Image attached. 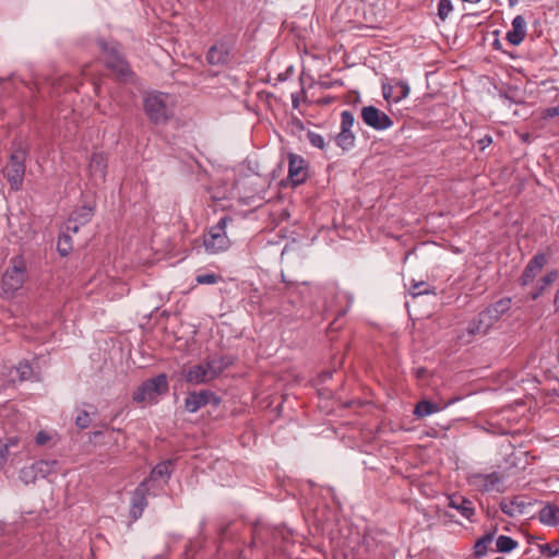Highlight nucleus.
I'll list each match as a JSON object with an SVG mask.
<instances>
[{
  "label": "nucleus",
  "mask_w": 559,
  "mask_h": 559,
  "mask_svg": "<svg viewBox=\"0 0 559 559\" xmlns=\"http://www.w3.org/2000/svg\"><path fill=\"white\" fill-rule=\"evenodd\" d=\"M91 423H92V419H91L90 413L87 411H81L75 418V425L80 429L87 428L91 425Z\"/></svg>",
  "instance_id": "c9c22d12"
},
{
  "label": "nucleus",
  "mask_w": 559,
  "mask_h": 559,
  "mask_svg": "<svg viewBox=\"0 0 559 559\" xmlns=\"http://www.w3.org/2000/svg\"><path fill=\"white\" fill-rule=\"evenodd\" d=\"M555 311H559V288L556 290L554 298Z\"/></svg>",
  "instance_id": "de8ad7c7"
},
{
  "label": "nucleus",
  "mask_w": 559,
  "mask_h": 559,
  "mask_svg": "<svg viewBox=\"0 0 559 559\" xmlns=\"http://www.w3.org/2000/svg\"><path fill=\"white\" fill-rule=\"evenodd\" d=\"M496 546L499 552H510L518 547V542L509 536L500 535L497 538Z\"/></svg>",
  "instance_id": "7c9ffc66"
},
{
  "label": "nucleus",
  "mask_w": 559,
  "mask_h": 559,
  "mask_svg": "<svg viewBox=\"0 0 559 559\" xmlns=\"http://www.w3.org/2000/svg\"><path fill=\"white\" fill-rule=\"evenodd\" d=\"M9 454L8 444H0V471L7 463Z\"/></svg>",
  "instance_id": "ea45409f"
},
{
  "label": "nucleus",
  "mask_w": 559,
  "mask_h": 559,
  "mask_svg": "<svg viewBox=\"0 0 559 559\" xmlns=\"http://www.w3.org/2000/svg\"><path fill=\"white\" fill-rule=\"evenodd\" d=\"M198 284H215L218 281V276L214 273L211 274H200L195 278Z\"/></svg>",
  "instance_id": "4c0bfd02"
},
{
  "label": "nucleus",
  "mask_w": 559,
  "mask_h": 559,
  "mask_svg": "<svg viewBox=\"0 0 559 559\" xmlns=\"http://www.w3.org/2000/svg\"><path fill=\"white\" fill-rule=\"evenodd\" d=\"M228 526H229V524H226L225 526H223V527L221 528V535H223V536H224V535L226 534Z\"/></svg>",
  "instance_id": "09e8293b"
},
{
  "label": "nucleus",
  "mask_w": 559,
  "mask_h": 559,
  "mask_svg": "<svg viewBox=\"0 0 559 559\" xmlns=\"http://www.w3.org/2000/svg\"><path fill=\"white\" fill-rule=\"evenodd\" d=\"M50 439L51 437L46 431L40 430L37 432L35 441L38 445H45Z\"/></svg>",
  "instance_id": "a19ab883"
},
{
  "label": "nucleus",
  "mask_w": 559,
  "mask_h": 559,
  "mask_svg": "<svg viewBox=\"0 0 559 559\" xmlns=\"http://www.w3.org/2000/svg\"><path fill=\"white\" fill-rule=\"evenodd\" d=\"M73 249L72 237L70 234L61 231L57 241V251L61 257H67Z\"/></svg>",
  "instance_id": "bb28decb"
},
{
  "label": "nucleus",
  "mask_w": 559,
  "mask_h": 559,
  "mask_svg": "<svg viewBox=\"0 0 559 559\" xmlns=\"http://www.w3.org/2000/svg\"><path fill=\"white\" fill-rule=\"evenodd\" d=\"M409 294L413 297H418V296L428 295V294L436 295L437 293H436V288L433 286L429 285L425 281H419V282L412 281V284L409 287Z\"/></svg>",
  "instance_id": "393cba45"
},
{
  "label": "nucleus",
  "mask_w": 559,
  "mask_h": 559,
  "mask_svg": "<svg viewBox=\"0 0 559 559\" xmlns=\"http://www.w3.org/2000/svg\"><path fill=\"white\" fill-rule=\"evenodd\" d=\"M559 116V106L557 107H549L544 110V117L545 118H555Z\"/></svg>",
  "instance_id": "79ce46f5"
},
{
  "label": "nucleus",
  "mask_w": 559,
  "mask_h": 559,
  "mask_svg": "<svg viewBox=\"0 0 559 559\" xmlns=\"http://www.w3.org/2000/svg\"><path fill=\"white\" fill-rule=\"evenodd\" d=\"M48 465V462H45V461H40L39 463H37V465Z\"/></svg>",
  "instance_id": "864d4df0"
},
{
  "label": "nucleus",
  "mask_w": 559,
  "mask_h": 559,
  "mask_svg": "<svg viewBox=\"0 0 559 559\" xmlns=\"http://www.w3.org/2000/svg\"><path fill=\"white\" fill-rule=\"evenodd\" d=\"M169 390L168 379L165 373L143 381L132 393V401L136 404L156 403L157 399Z\"/></svg>",
  "instance_id": "39448f33"
},
{
  "label": "nucleus",
  "mask_w": 559,
  "mask_h": 559,
  "mask_svg": "<svg viewBox=\"0 0 559 559\" xmlns=\"http://www.w3.org/2000/svg\"><path fill=\"white\" fill-rule=\"evenodd\" d=\"M361 119L374 130H385L393 124V120L385 112L372 105L362 107Z\"/></svg>",
  "instance_id": "6e6552de"
},
{
  "label": "nucleus",
  "mask_w": 559,
  "mask_h": 559,
  "mask_svg": "<svg viewBox=\"0 0 559 559\" xmlns=\"http://www.w3.org/2000/svg\"><path fill=\"white\" fill-rule=\"evenodd\" d=\"M147 491V480H143L132 492L130 515L133 520H138L139 518H141L144 509L146 508Z\"/></svg>",
  "instance_id": "9b49d317"
},
{
  "label": "nucleus",
  "mask_w": 559,
  "mask_h": 559,
  "mask_svg": "<svg viewBox=\"0 0 559 559\" xmlns=\"http://www.w3.org/2000/svg\"><path fill=\"white\" fill-rule=\"evenodd\" d=\"M93 435H94V437H98V436L102 435V432L100 431H95V432H93Z\"/></svg>",
  "instance_id": "603ef678"
},
{
  "label": "nucleus",
  "mask_w": 559,
  "mask_h": 559,
  "mask_svg": "<svg viewBox=\"0 0 559 559\" xmlns=\"http://www.w3.org/2000/svg\"><path fill=\"white\" fill-rule=\"evenodd\" d=\"M231 223H234V218L229 215H224L218 223L209 230L203 239V245L207 252L217 253L229 248L230 241L226 228Z\"/></svg>",
  "instance_id": "423d86ee"
},
{
  "label": "nucleus",
  "mask_w": 559,
  "mask_h": 559,
  "mask_svg": "<svg viewBox=\"0 0 559 559\" xmlns=\"http://www.w3.org/2000/svg\"><path fill=\"white\" fill-rule=\"evenodd\" d=\"M174 464L173 460H167L164 462L158 463L150 473V477L145 480H156L159 478L168 479L171 475V465Z\"/></svg>",
  "instance_id": "b1692460"
},
{
  "label": "nucleus",
  "mask_w": 559,
  "mask_h": 559,
  "mask_svg": "<svg viewBox=\"0 0 559 559\" xmlns=\"http://www.w3.org/2000/svg\"><path fill=\"white\" fill-rule=\"evenodd\" d=\"M539 548L540 552L548 558L555 557L559 551L558 548H554L550 544H544Z\"/></svg>",
  "instance_id": "58836bf2"
},
{
  "label": "nucleus",
  "mask_w": 559,
  "mask_h": 559,
  "mask_svg": "<svg viewBox=\"0 0 559 559\" xmlns=\"http://www.w3.org/2000/svg\"><path fill=\"white\" fill-rule=\"evenodd\" d=\"M491 329V325L489 324L488 320L483 317V313L479 312L475 318H473L466 328V332L469 336H475L478 334L486 335L489 330Z\"/></svg>",
  "instance_id": "6ab92c4d"
},
{
  "label": "nucleus",
  "mask_w": 559,
  "mask_h": 559,
  "mask_svg": "<svg viewBox=\"0 0 559 559\" xmlns=\"http://www.w3.org/2000/svg\"><path fill=\"white\" fill-rule=\"evenodd\" d=\"M495 559H503V558H502V557H497V558H495Z\"/></svg>",
  "instance_id": "6e6d98bb"
},
{
  "label": "nucleus",
  "mask_w": 559,
  "mask_h": 559,
  "mask_svg": "<svg viewBox=\"0 0 559 559\" xmlns=\"http://www.w3.org/2000/svg\"><path fill=\"white\" fill-rule=\"evenodd\" d=\"M523 507V502H518L516 500L500 502L501 511L509 516H515L516 512L522 513Z\"/></svg>",
  "instance_id": "c756f323"
},
{
  "label": "nucleus",
  "mask_w": 559,
  "mask_h": 559,
  "mask_svg": "<svg viewBox=\"0 0 559 559\" xmlns=\"http://www.w3.org/2000/svg\"><path fill=\"white\" fill-rule=\"evenodd\" d=\"M207 404L217 406L221 404V397L210 390L190 392L185 399V408L189 413H195Z\"/></svg>",
  "instance_id": "0eeeda50"
},
{
  "label": "nucleus",
  "mask_w": 559,
  "mask_h": 559,
  "mask_svg": "<svg viewBox=\"0 0 559 559\" xmlns=\"http://www.w3.org/2000/svg\"><path fill=\"white\" fill-rule=\"evenodd\" d=\"M439 411L440 407L438 406V404L424 400L416 404L414 415L416 417H426Z\"/></svg>",
  "instance_id": "a878e982"
},
{
  "label": "nucleus",
  "mask_w": 559,
  "mask_h": 559,
  "mask_svg": "<svg viewBox=\"0 0 559 559\" xmlns=\"http://www.w3.org/2000/svg\"><path fill=\"white\" fill-rule=\"evenodd\" d=\"M393 88H395V87L391 86V85H383L382 90H383V96L385 99H389L390 97H392Z\"/></svg>",
  "instance_id": "c03bdc74"
},
{
  "label": "nucleus",
  "mask_w": 559,
  "mask_h": 559,
  "mask_svg": "<svg viewBox=\"0 0 559 559\" xmlns=\"http://www.w3.org/2000/svg\"><path fill=\"white\" fill-rule=\"evenodd\" d=\"M94 215V207L90 204H84L78 209H75L70 215V224L79 223L80 225H85L88 223Z\"/></svg>",
  "instance_id": "4be33fe9"
},
{
  "label": "nucleus",
  "mask_w": 559,
  "mask_h": 559,
  "mask_svg": "<svg viewBox=\"0 0 559 559\" xmlns=\"http://www.w3.org/2000/svg\"><path fill=\"white\" fill-rule=\"evenodd\" d=\"M307 138H308L309 142L311 143V145H313L320 150L324 148V146H325L324 139L319 133L309 131L307 133Z\"/></svg>",
  "instance_id": "e433bc0d"
},
{
  "label": "nucleus",
  "mask_w": 559,
  "mask_h": 559,
  "mask_svg": "<svg viewBox=\"0 0 559 559\" xmlns=\"http://www.w3.org/2000/svg\"><path fill=\"white\" fill-rule=\"evenodd\" d=\"M336 144L344 151L352 148L355 144V135L350 130L341 129L335 138Z\"/></svg>",
  "instance_id": "c85d7f7f"
},
{
  "label": "nucleus",
  "mask_w": 559,
  "mask_h": 559,
  "mask_svg": "<svg viewBox=\"0 0 559 559\" xmlns=\"http://www.w3.org/2000/svg\"><path fill=\"white\" fill-rule=\"evenodd\" d=\"M506 98L513 100L512 96H509L508 94H506Z\"/></svg>",
  "instance_id": "5fc2aeb1"
},
{
  "label": "nucleus",
  "mask_w": 559,
  "mask_h": 559,
  "mask_svg": "<svg viewBox=\"0 0 559 559\" xmlns=\"http://www.w3.org/2000/svg\"><path fill=\"white\" fill-rule=\"evenodd\" d=\"M452 3L450 0H440L438 3V16L444 21L452 11Z\"/></svg>",
  "instance_id": "72a5a7b5"
},
{
  "label": "nucleus",
  "mask_w": 559,
  "mask_h": 559,
  "mask_svg": "<svg viewBox=\"0 0 559 559\" xmlns=\"http://www.w3.org/2000/svg\"><path fill=\"white\" fill-rule=\"evenodd\" d=\"M79 227H80V224L79 223H72L70 224V218L68 219V223H67V226H66V231L64 233H68L70 234L71 233H78L79 231Z\"/></svg>",
  "instance_id": "37998d69"
},
{
  "label": "nucleus",
  "mask_w": 559,
  "mask_h": 559,
  "mask_svg": "<svg viewBox=\"0 0 559 559\" xmlns=\"http://www.w3.org/2000/svg\"><path fill=\"white\" fill-rule=\"evenodd\" d=\"M288 179L293 186L304 183L308 178V163L300 156L294 153L288 154Z\"/></svg>",
  "instance_id": "1a4fd4ad"
},
{
  "label": "nucleus",
  "mask_w": 559,
  "mask_h": 559,
  "mask_svg": "<svg viewBox=\"0 0 559 559\" xmlns=\"http://www.w3.org/2000/svg\"><path fill=\"white\" fill-rule=\"evenodd\" d=\"M29 151L28 143L22 139H14L11 143L8 163L1 169V174L12 191H20L23 187Z\"/></svg>",
  "instance_id": "f257e3e1"
},
{
  "label": "nucleus",
  "mask_w": 559,
  "mask_h": 559,
  "mask_svg": "<svg viewBox=\"0 0 559 559\" xmlns=\"http://www.w3.org/2000/svg\"><path fill=\"white\" fill-rule=\"evenodd\" d=\"M97 45L104 56V62L108 70L117 80L127 82L133 76V71L126 60L117 43H108L105 39H98Z\"/></svg>",
  "instance_id": "f03ea898"
},
{
  "label": "nucleus",
  "mask_w": 559,
  "mask_h": 559,
  "mask_svg": "<svg viewBox=\"0 0 559 559\" xmlns=\"http://www.w3.org/2000/svg\"><path fill=\"white\" fill-rule=\"evenodd\" d=\"M185 380L187 383L198 385L214 380V377L205 361L190 367L185 372Z\"/></svg>",
  "instance_id": "ddd939ff"
},
{
  "label": "nucleus",
  "mask_w": 559,
  "mask_h": 559,
  "mask_svg": "<svg viewBox=\"0 0 559 559\" xmlns=\"http://www.w3.org/2000/svg\"><path fill=\"white\" fill-rule=\"evenodd\" d=\"M538 519L543 524L556 526L559 524V508L556 504H546L538 513Z\"/></svg>",
  "instance_id": "412c9836"
},
{
  "label": "nucleus",
  "mask_w": 559,
  "mask_h": 559,
  "mask_svg": "<svg viewBox=\"0 0 559 559\" xmlns=\"http://www.w3.org/2000/svg\"><path fill=\"white\" fill-rule=\"evenodd\" d=\"M355 117L349 110H344L341 114V129L350 130L354 126Z\"/></svg>",
  "instance_id": "f704fd0d"
},
{
  "label": "nucleus",
  "mask_w": 559,
  "mask_h": 559,
  "mask_svg": "<svg viewBox=\"0 0 559 559\" xmlns=\"http://www.w3.org/2000/svg\"><path fill=\"white\" fill-rule=\"evenodd\" d=\"M501 476L497 472L490 474H473L469 483L483 492L491 491L500 483Z\"/></svg>",
  "instance_id": "2eb2a0df"
},
{
  "label": "nucleus",
  "mask_w": 559,
  "mask_h": 559,
  "mask_svg": "<svg viewBox=\"0 0 559 559\" xmlns=\"http://www.w3.org/2000/svg\"><path fill=\"white\" fill-rule=\"evenodd\" d=\"M512 299L509 297H503L497 300L493 304H490L483 311V317H485L489 324L492 326L496 322L500 320V318L507 313L511 308Z\"/></svg>",
  "instance_id": "f8f14e48"
},
{
  "label": "nucleus",
  "mask_w": 559,
  "mask_h": 559,
  "mask_svg": "<svg viewBox=\"0 0 559 559\" xmlns=\"http://www.w3.org/2000/svg\"><path fill=\"white\" fill-rule=\"evenodd\" d=\"M214 379H216L221 373L224 372L229 366L233 365L234 359L228 355H223L219 357H213L205 360Z\"/></svg>",
  "instance_id": "aec40b11"
},
{
  "label": "nucleus",
  "mask_w": 559,
  "mask_h": 559,
  "mask_svg": "<svg viewBox=\"0 0 559 559\" xmlns=\"http://www.w3.org/2000/svg\"><path fill=\"white\" fill-rule=\"evenodd\" d=\"M546 263H547V258L544 253L535 254L530 260V262L525 266V269L520 277L521 285L526 286L530 283H532L534 281V278L536 277V275L545 266Z\"/></svg>",
  "instance_id": "4468645a"
},
{
  "label": "nucleus",
  "mask_w": 559,
  "mask_h": 559,
  "mask_svg": "<svg viewBox=\"0 0 559 559\" xmlns=\"http://www.w3.org/2000/svg\"><path fill=\"white\" fill-rule=\"evenodd\" d=\"M558 275H559V273L557 270H552V271L548 272L547 274H545L537 282L535 290L530 294L531 299L536 300L544 293V290L547 287H549L558 278Z\"/></svg>",
  "instance_id": "5701e85b"
},
{
  "label": "nucleus",
  "mask_w": 559,
  "mask_h": 559,
  "mask_svg": "<svg viewBox=\"0 0 559 559\" xmlns=\"http://www.w3.org/2000/svg\"><path fill=\"white\" fill-rule=\"evenodd\" d=\"M143 109L155 126L166 124L174 116V110L168 104V95L164 93L147 95L143 102Z\"/></svg>",
  "instance_id": "7ed1b4c3"
},
{
  "label": "nucleus",
  "mask_w": 559,
  "mask_h": 559,
  "mask_svg": "<svg viewBox=\"0 0 559 559\" xmlns=\"http://www.w3.org/2000/svg\"><path fill=\"white\" fill-rule=\"evenodd\" d=\"M464 2L478 3L480 0H463Z\"/></svg>",
  "instance_id": "3c124183"
},
{
  "label": "nucleus",
  "mask_w": 559,
  "mask_h": 559,
  "mask_svg": "<svg viewBox=\"0 0 559 559\" xmlns=\"http://www.w3.org/2000/svg\"><path fill=\"white\" fill-rule=\"evenodd\" d=\"M496 528L481 536L474 545L475 557H483L487 554V545L492 542Z\"/></svg>",
  "instance_id": "cd10ccee"
},
{
  "label": "nucleus",
  "mask_w": 559,
  "mask_h": 559,
  "mask_svg": "<svg viewBox=\"0 0 559 559\" xmlns=\"http://www.w3.org/2000/svg\"><path fill=\"white\" fill-rule=\"evenodd\" d=\"M526 22L522 15H516L512 21V29L507 33L510 44L520 45L526 35Z\"/></svg>",
  "instance_id": "f3484780"
},
{
  "label": "nucleus",
  "mask_w": 559,
  "mask_h": 559,
  "mask_svg": "<svg viewBox=\"0 0 559 559\" xmlns=\"http://www.w3.org/2000/svg\"><path fill=\"white\" fill-rule=\"evenodd\" d=\"M492 142V139L490 135H485L483 139H480L478 141V143L480 144L481 148H485L486 146L490 145Z\"/></svg>",
  "instance_id": "a18cd8bd"
},
{
  "label": "nucleus",
  "mask_w": 559,
  "mask_h": 559,
  "mask_svg": "<svg viewBox=\"0 0 559 559\" xmlns=\"http://www.w3.org/2000/svg\"><path fill=\"white\" fill-rule=\"evenodd\" d=\"M14 369L20 381H26L32 378L33 368L27 361L20 362Z\"/></svg>",
  "instance_id": "2f4dec72"
},
{
  "label": "nucleus",
  "mask_w": 559,
  "mask_h": 559,
  "mask_svg": "<svg viewBox=\"0 0 559 559\" xmlns=\"http://www.w3.org/2000/svg\"><path fill=\"white\" fill-rule=\"evenodd\" d=\"M27 274L26 262L22 255L10 260V266L2 276L1 288L7 297H13L25 283Z\"/></svg>",
  "instance_id": "20e7f679"
},
{
  "label": "nucleus",
  "mask_w": 559,
  "mask_h": 559,
  "mask_svg": "<svg viewBox=\"0 0 559 559\" xmlns=\"http://www.w3.org/2000/svg\"><path fill=\"white\" fill-rule=\"evenodd\" d=\"M449 507L457 510L467 520H471L475 513L473 502L460 495L449 497Z\"/></svg>",
  "instance_id": "a211bd4d"
},
{
  "label": "nucleus",
  "mask_w": 559,
  "mask_h": 559,
  "mask_svg": "<svg viewBox=\"0 0 559 559\" xmlns=\"http://www.w3.org/2000/svg\"><path fill=\"white\" fill-rule=\"evenodd\" d=\"M395 90H396V95L393 97V100L395 103H399L401 102L402 99L406 98L409 94V86L406 82L404 81H399L395 83L394 85Z\"/></svg>",
  "instance_id": "473e14b6"
},
{
  "label": "nucleus",
  "mask_w": 559,
  "mask_h": 559,
  "mask_svg": "<svg viewBox=\"0 0 559 559\" xmlns=\"http://www.w3.org/2000/svg\"><path fill=\"white\" fill-rule=\"evenodd\" d=\"M88 169L91 177L104 181L107 171V158L103 153H93L90 159Z\"/></svg>",
  "instance_id": "dca6fc26"
},
{
  "label": "nucleus",
  "mask_w": 559,
  "mask_h": 559,
  "mask_svg": "<svg viewBox=\"0 0 559 559\" xmlns=\"http://www.w3.org/2000/svg\"><path fill=\"white\" fill-rule=\"evenodd\" d=\"M230 59L231 46L226 41L216 43L206 52V61L211 66H226Z\"/></svg>",
  "instance_id": "9d476101"
},
{
  "label": "nucleus",
  "mask_w": 559,
  "mask_h": 559,
  "mask_svg": "<svg viewBox=\"0 0 559 559\" xmlns=\"http://www.w3.org/2000/svg\"><path fill=\"white\" fill-rule=\"evenodd\" d=\"M19 442V439L16 437L9 438L4 444H8V450L10 447H15Z\"/></svg>",
  "instance_id": "49530a36"
},
{
  "label": "nucleus",
  "mask_w": 559,
  "mask_h": 559,
  "mask_svg": "<svg viewBox=\"0 0 559 559\" xmlns=\"http://www.w3.org/2000/svg\"><path fill=\"white\" fill-rule=\"evenodd\" d=\"M519 2V0H509L510 7L515 5Z\"/></svg>",
  "instance_id": "8fccbe9b"
}]
</instances>
